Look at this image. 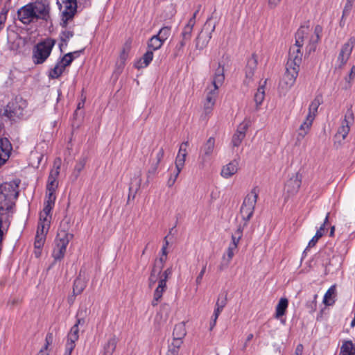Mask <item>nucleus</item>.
<instances>
[{"mask_svg":"<svg viewBox=\"0 0 355 355\" xmlns=\"http://www.w3.org/2000/svg\"><path fill=\"white\" fill-rule=\"evenodd\" d=\"M141 184V173L139 171L138 173V175L137 177H135L130 184L129 187V196H128V200L130 198V195L132 193V198H135L136 193L139 189L140 186Z\"/></svg>","mask_w":355,"mask_h":355,"instance_id":"obj_25","label":"nucleus"},{"mask_svg":"<svg viewBox=\"0 0 355 355\" xmlns=\"http://www.w3.org/2000/svg\"><path fill=\"white\" fill-rule=\"evenodd\" d=\"M314 119V116L312 114H308L305 121L301 124L300 127V132H298V138L300 137L304 138V136L308 133L310 128L312 125V123Z\"/></svg>","mask_w":355,"mask_h":355,"instance_id":"obj_24","label":"nucleus"},{"mask_svg":"<svg viewBox=\"0 0 355 355\" xmlns=\"http://www.w3.org/2000/svg\"><path fill=\"white\" fill-rule=\"evenodd\" d=\"M162 270H157V268L153 266L150 277L148 278V286L152 288L157 281L158 276L160 277Z\"/></svg>","mask_w":355,"mask_h":355,"instance_id":"obj_40","label":"nucleus"},{"mask_svg":"<svg viewBox=\"0 0 355 355\" xmlns=\"http://www.w3.org/2000/svg\"><path fill=\"white\" fill-rule=\"evenodd\" d=\"M336 291V289L335 285L331 286L327 290V291L324 294V299H323V302L324 304L329 306L334 303V300H332L331 302H330V300L333 296H335Z\"/></svg>","mask_w":355,"mask_h":355,"instance_id":"obj_37","label":"nucleus"},{"mask_svg":"<svg viewBox=\"0 0 355 355\" xmlns=\"http://www.w3.org/2000/svg\"><path fill=\"white\" fill-rule=\"evenodd\" d=\"M153 59V52L148 49V51L144 54L141 60L136 64V67L138 69L146 67L149 65Z\"/></svg>","mask_w":355,"mask_h":355,"instance_id":"obj_29","label":"nucleus"},{"mask_svg":"<svg viewBox=\"0 0 355 355\" xmlns=\"http://www.w3.org/2000/svg\"><path fill=\"white\" fill-rule=\"evenodd\" d=\"M322 103V96L321 95L316 96L309 105L308 114H312V116H315V114L318 112V109L319 106Z\"/></svg>","mask_w":355,"mask_h":355,"instance_id":"obj_32","label":"nucleus"},{"mask_svg":"<svg viewBox=\"0 0 355 355\" xmlns=\"http://www.w3.org/2000/svg\"><path fill=\"white\" fill-rule=\"evenodd\" d=\"M258 64L257 56L255 53L252 55V57L248 60L247 64L245 69V77L243 83L248 86L253 80L254 71L257 69Z\"/></svg>","mask_w":355,"mask_h":355,"instance_id":"obj_15","label":"nucleus"},{"mask_svg":"<svg viewBox=\"0 0 355 355\" xmlns=\"http://www.w3.org/2000/svg\"><path fill=\"white\" fill-rule=\"evenodd\" d=\"M79 338V327H77V324H74L70 329L68 335L67 340L76 342Z\"/></svg>","mask_w":355,"mask_h":355,"instance_id":"obj_44","label":"nucleus"},{"mask_svg":"<svg viewBox=\"0 0 355 355\" xmlns=\"http://www.w3.org/2000/svg\"><path fill=\"white\" fill-rule=\"evenodd\" d=\"M50 226V220L48 218H42V220L39 221L38 225H37V230L36 232V235L40 234H45L46 236V234L49 231V228Z\"/></svg>","mask_w":355,"mask_h":355,"instance_id":"obj_34","label":"nucleus"},{"mask_svg":"<svg viewBox=\"0 0 355 355\" xmlns=\"http://www.w3.org/2000/svg\"><path fill=\"white\" fill-rule=\"evenodd\" d=\"M198 13V10H196L193 14V16L189 19L187 24L184 26L182 31L192 35V31L193 26L196 24V18Z\"/></svg>","mask_w":355,"mask_h":355,"instance_id":"obj_38","label":"nucleus"},{"mask_svg":"<svg viewBox=\"0 0 355 355\" xmlns=\"http://www.w3.org/2000/svg\"><path fill=\"white\" fill-rule=\"evenodd\" d=\"M211 19L212 16L209 17L205 25H204V29H209L210 28V31L208 33H203L202 31L198 37L196 39V47L198 49H205L210 39L211 38V33L215 31L216 28V23L211 24Z\"/></svg>","mask_w":355,"mask_h":355,"instance_id":"obj_9","label":"nucleus"},{"mask_svg":"<svg viewBox=\"0 0 355 355\" xmlns=\"http://www.w3.org/2000/svg\"><path fill=\"white\" fill-rule=\"evenodd\" d=\"M12 150L10 141L6 137L0 138V167L8 161Z\"/></svg>","mask_w":355,"mask_h":355,"instance_id":"obj_18","label":"nucleus"},{"mask_svg":"<svg viewBox=\"0 0 355 355\" xmlns=\"http://www.w3.org/2000/svg\"><path fill=\"white\" fill-rule=\"evenodd\" d=\"M244 138L245 137L243 135L236 131V132L233 135L232 138V146L234 147L239 146Z\"/></svg>","mask_w":355,"mask_h":355,"instance_id":"obj_51","label":"nucleus"},{"mask_svg":"<svg viewBox=\"0 0 355 355\" xmlns=\"http://www.w3.org/2000/svg\"><path fill=\"white\" fill-rule=\"evenodd\" d=\"M258 197L259 189L257 187H254L243 201L240 209V214L244 221V226H247L248 221L253 216Z\"/></svg>","mask_w":355,"mask_h":355,"instance_id":"obj_6","label":"nucleus"},{"mask_svg":"<svg viewBox=\"0 0 355 355\" xmlns=\"http://www.w3.org/2000/svg\"><path fill=\"white\" fill-rule=\"evenodd\" d=\"M171 35V27H162L156 35L163 42H164Z\"/></svg>","mask_w":355,"mask_h":355,"instance_id":"obj_48","label":"nucleus"},{"mask_svg":"<svg viewBox=\"0 0 355 355\" xmlns=\"http://www.w3.org/2000/svg\"><path fill=\"white\" fill-rule=\"evenodd\" d=\"M183 341L182 338H173V341L168 345V348L171 349H176L179 352L180 347Z\"/></svg>","mask_w":355,"mask_h":355,"instance_id":"obj_57","label":"nucleus"},{"mask_svg":"<svg viewBox=\"0 0 355 355\" xmlns=\"http://www.w3.org/2000/svg\"><path fill=\"white\" fill-rule=\"evenodd\" d=\"M322 32V27L320 25L315 26L314 32L310 34L309 26H301L295 33V46L302 47L305 40H308V44L306 49L308 53H311L315 51L317 44L320 40Z\"/></svg>","mask_w":355,"mask_h":355,"instance_id":"obj_2","label":"nucleus"},{"mask_svg":"<svg viewBox=\"0 0 355 355\" xmlns=\"http://www.w3.org/2000/svg\"><path fill=\"white\" fill-rule=\"evenodd\" d=\"M83 51L84 49H82L80 51L67 53L62 58H60L55 67L49 70L48 74L49 78L50 79H58L60 78L65 68L69 66L74 60L73 53H78L79 52H83Z\"/></svg>","mask_w":355,"mask_h":355,"instance_id":"obj_8","label":"nucleus"},{"mask_svg":"<svg viewBox=\"0 0 355 355\" xmlns=\"http://www.w3.org/2000/svg\"><path fill=\"white\" fill-rule=\"evenodd\" d=\"M187 155H185V153L182 154H178L176 159H175V169L178 171V172H181L182 169L183 168L184 166V162L186 159V157Z\"/></svg>","mask_w":355,"mask_h":355,"instance_id":"obj_47","label":"nucleus"},{"mask_svg":"<svg viewBox=\"0 0 355 355\" xmlns=\"http://www.w3.org/2000/svg\"><path fill=\"white\" fill-rule=\"evenodd\" d=\"M173 270L171 267L166 268L162 273L161 272L160 277L163 279H168L172 275Z\"/></svg>","mask_w":355,"mask_h":355,"instance_id":"obj_64","label":"nucleus"},{"mask_svg":"<svg viewBox=\"0 0 355 355\" xmlns=\"http://www.w3.org/2000/svg\"><path fill=\"white\" fill-rule=\"evenodd\" d=\"M35 12V19L48 21L50 19V6L46 1H36L32 3Z\"/></svg>","mask_w":355,"mask_h":355,"instance_id":"obj_11","label":"nucleus"},{"mask_svg":"<svg viewBox=\"0 0 355 355\" xmlns=\"http://www.w3.org/2000/svg\"><path fill=\"white\" fill-rule=\"evenodd\" d=\"M239 160L234 159L224 166L221 170V175L225 178H229L234 175L239 169Z\"/></svg>","mask_w":355,"mask_h":355,"instance_id":"obj_19","label":"nucleus"},{"mask_svg":"<svg viewBox=\"0 0 355 355\" xmlns=\"http://www.w3.org/2000/svg\"><path fill=\"white\" fill-rule=\"evenodd\" d=\"M74 33L71 31H63L60 34V38L62 43L60 44L59 48L62 51L63 46H67V42L71 37L73 36Z\"/></svg>","mask_w":355,"mask_h":355,"instance_id":"obj_36","label":"nucleus"},{"mask_svg":"<svg viewBox=\"0 0 355 355\" xmlns=\"http://www.w3.org/2000/svg\"><path fill=\"white\" fill-rule=\"evenodd\" d=\"M355 44V38L350 37L348 41L342 46L338 57V61L340 62V67L345 64L352 53Z\"/></svg>","mask_w":355,"mask_h":355,"instance_id":"obj_14","label":"nucleus"},{"mask_svg":"<svg viewBox=\"0 0 355 355\" xmlns=\"http://www.w3.org/2000/svg\"><path fill=\"white\" fill-rule=\"evenodd\" d=\"M166 288H160L159 286L156 288V289L154 291L153 299L151 302V304L153 306H156L158 304L159 302L162 297L163 293L166 291Z\"/></svg>","mask_w":355,"mask_h":355,"instance_id":"obj_41","label":"nucleus"},{"mask_svg":"<svg viewBox=\"0 0 355 355\" xmlns=\"http://www.w3.org/2000/svg\"><path fill=\"white\" fill-rule=\"evenodd\" d=\"M317 297H318V295L314 294L313 295L312 299L311 300L307 301L306 303V308L307 309L308 311L310 313H312L314 311H315V310L317 309V301H316Z\"/></svg>","mask_w":355,"mask_h":355,"instance_id":"obj_49","label":"nucleus"},{"mask_svg":"<svg viewBox=\"0 0 355 355\" xmlns=\"http://www.w3.org/2000/svg\"><path fill=\"white\" fill-rule=\"evenodd\" d=\"M55 192L54 191H47L46 195V199L44 201V204L54 206L55 202L56 199Z\"/></svg>","mask_w":355,"mask_h":355,"instance_id":"obj_52","label":"nucleus"},{"mask_svg":"<svg viewBox=\"0 0 355 355\" xmlns=\"http://www.w3.org/2000/svg\"><path fill=\"white\" fill-rule=\"evenodd\" d=\"M187 334L184 323L180 322L177 324L173 331V338L183 339Z\"/></svg>","mask_w":355,"mask_h":355,"instance_id":"obj_33","label":"nucleus"},{"mask_svg":"<svg viewBox=\"0 0 355 355\" xmlns=\"http://www.w3.org/2000/svg\"><path fill=\"white\" fill-rule=\"evenodd\" d=\"M21 37H17L10 44V50L17 52L20 49V41Z\"/></svg>","mask_w":355,"mask_h":355,"instance_id":"obj_59","label":"nucleus"},{"mask_svg":"<svg viewBox=\"0 0 355 355\" xmlns=\"http://www.w3.org/2000/svg\"><path fill=\"white\" fill-rule=\"evenodd\" d=\"M119 340L115 335L112 336L105 344L103 347V355H112Z\"/></svg>","mask_w":355,"mask_h":355,"instance_id":"obj_23","label":"nucleus"},{"mask_svg":"<svg viewBox=\"0 0 355 355\" xmlns=\"http://www.w3.org/2000/svg\"><path fill=\"white\" fill-rule=\"evenodd\" d=\"M87 314V309H80L76 314V322L74 324H77V327H79V326H83L85 323V317Z\"/></svg>","mask_w":355,"mask_h":355,"instance_id":"obj_46","label":"nucleus"},{"mask_svg":"<svg viewBox=\"0 0 355 355\" xmlns=\"http://www.w3.org/2000/svg\"><path fill=\"white\" fill-rule=\"evenodd\" d=\"M300 69L286 64V71L279 82V86L286 90L290 89L295 83Z\"/></svg>","mask_w":355,"mask_h":355,"instance_id":"obj_10","label":"nucleus"},{"mask_svg":"<svg viewBox=\"0 0 355 355\" xmlns=\"http://www.w3.org/2000/svg\"><path fill=\"white\" fill-rule=\"evenodd\" d=\"M227 294L224 295L222 297L220 296L216 303V307L223 309L227 304Z\"/></svg>","mask_w":355,"mask_h":355,"instance_id":"obj_60","label":"nucleus"},{"mask_svg":"<svg viewBox=\"0 0 355 355\" xmlns=\"http://www.w3.org/2000/svg\"><path fill=\"white\" fill-rule=\"evenodd\" d=\"M86 162H87V159L85 157H81L80 159H79L77 161V162L75 165L74 171H73V174H74L76 178H77L79 176L80 172L85 168Z\"/></svg>","mask_w":355,"mask_h":355,"instance_id":"obj_43","label":"nucleus"},{"mask_svg":"<svg viewBox=\"0 0 355 355\" xmlns=\"http://www.w3.org/2000/svg\"><path fill=\"white\" fill-rule=\"evenodd\" d=\"M251 122L249 119L245 118L238 126L236 128V132L243 135L245 137L246 135V131L248 128L250 126Z\"/></svg>","mask_w":355,"mask_h":355,"instance_id":"obj_42","label":"nucleus"},{"mask_svg":"<svg viewBox=\"0 0 355 355\" xmlns=\"http://www.w3.org/2000/svg\"><path fill=\"white\" fill-rule=\"evenodd\" d=\"M164 43V42L161 41V40L156 35H155L152 36L148 42V49L153 52L154 51L159 49Z\"/></svg>","mask_w":355,"mask_h":355,"instance_id":"obj_30","label":"nucleus"},{"mask_svg":"<svg viewBox=\"0 0 355 355\" xmlns=\"http://www.w3.org/2000/svg\"><path fill=\"white\" fill-rule=\"evenodd\" d=\"M237 248H233V246L230 245L227 250V261L225 264V267H227L228 264L230 263V261L232 260V257L234 255V252L236 250Z\"/></svg>","mask_w":355,"mask_h":355,"instance_id":"obj_58","label":"nucleus"},{"mask_svg":"<svg viewBox=\"0 0 355 355\" xmlns=\"http://www.w3.org/2000/svg\"><path fill=\"white\" fill-rule=\"evenodd\" d=\"M55 40L51 37L41 40L33 48L32 61L35 64H43L50 56Z\"/></svg>","mask_w":355,"mask_h":355,"instance_id":"obj_5","label":"nucleus"},{"mask_svg":"<svg viewBox=\"0 0 355 355\" xmlns=\"http://www.w3.org/2000/svg\"><path fill=\"white\" fill-rule=\"evenodd\" d=\"M339 355H355V345L352 340L343 342Z\"/></svg>","mask_w":355,"mask_h":355,"instance_id":"obj_27","label":"nucleus"},{"mask_svg":"<svg viewBox=\"0 0 355 355\" xmlns=\"http://www.w3.org/2000/svg\"><path fill=\"white\" fill-rule=\"evenodd\" d=\"M17 18L25 25H28L35 20V12L32 3H29L17 10Z\"/></svg>","mask_w":355,"mask_h":355,"instance_id":"obj_12","label":"nucleus"},{"mask_svg":"<svg viewBox=\"0 0 355 355\" xmlns=\"http://www.w3.org/2000/svg\"><path fill=\"white\" fill-rule=\"evenodd\" d=\"M206 268H207V263H205L203 265V266H202L200 273L198 274V275L196 277V283L197 286H199V285L201 284L202 279L203 276H204V275H205V273L206 272Z\"/></svg>","mask_w":355,"mask_h":355,"instance_id":"obj_62","label":"nucleus"},{"mask_svg":"<svg viewBox=\"0 0 355 355\" xmlns=\"http://www.w3.org/2000/svg\"><path fill=\"white\" fill-rule=\"evenodd\" d=\"M302 175L299 172L293 174L286 181L284 189L289 195L297 193L302 184Z\"/></svg>","mask_w":355,"mask_h":355,"instance_id":"obj_13","label":"nucleus"},{"mask_svg":"<svg viewBox=\"0 0 355 355\" xmlns=\"http://www.w3.org/2000/svg\"><path fill=\"white\" fill-rule=\"evenodd\" d=\"M54 336L53 332H48L45 338L44 349H48L49 345H51L53 341Z\"/></svg>","mask_w":355,"mask_h":355,"instance_id":"obj_61","label":"nucleus"},{"mask_svg":"<svg viewBox=\"0 0 355 355\" xmlns=\"http://www.w3.org/2000/svg\"><path fill=\"white\" fill-rule=\"evenodd\" d=\"M266 80H264L263 85H260L257 89V92L254 94V99L256 103L257 107L260 105L265 98V86L266 84Z\"/></svg>","mask_w":355,"mask_h":355,"instance_id":"obj_31","label":"nucleus"},{"mask_svg":"<svg viewBox=\"0 0 355 355\" xmlns=\"http://www.w3.org/2000/svg\"><path fill=\"white\" fill-rule=\"evenodd\" d=\"M224 71L225 70L223 65L219 62L218 67L215 71L212 80V85L213 86H216V88H219L223 85L225 80Z\"/></svg>","mask_w":355,"mask_h":355,"instance_id":"obj_20","label":"nucleus"},{"mask_svg":"<svg viewBox=\"0 0 355 355\" xmlns=\"http://www.w3.org/2000/svg\"><path fill=\"white\" fill-rule=\"evenodd\" d=\"M26 107V101L21 96H16L5 108L0 110V115L6 116L11 121H16L23 118Z\"/></svg>","mask_w":355,"mask_h":355,"instance_id":"obj_4","label":"nucleus"},{"mask_svg":"<svg viewBox=\"0 0 355 355\" xmlns=\"http://www.w3.org/2000/svg\"><path fill=\"white\" fill-rule=\"evenodd\" d=\"M87 282L82 279L80 275L74 280L73 285V295H80L86 288Z\"/></svg>","mask_w":355,"mask_h":355,"instance_id":"obj_26","label":"nucleus"},{"mask_svg":"<svg viewBox=\"0 0 355 355\" xmlns=\"http://www.w3.org/2000/svg\"><path fill=\"white\" fill-rule=\"evenodd\" d=\"M54 166H56L55 169H52L50 171L47 184H46V190L47 191H54L55 192L56 189L58 186V182L57 180L58 176L60 173V159H58L54 162Z\"/></svg>","mask_w":355,"mask_h":355,"instance_id":"obj_17","label":"nucleus"},{"mask_svg":"<svg viewBox=\"0 0 355 355\" xmlns=\"http://www.w3.org/2000/svg\"><path fill=\"white\" fill-rule=\"evenodd\" d=\"M76 347V343L67 340V343L65 344V352L69 353L71 354V352Z\"/></svg>","mask_w":355,"mask_h":355,"instance_id":"obj_63","label":"nucleus"},{"mask_svg":"<svg viewBox=\"0 0 355 355\" xmlns=\"http://www.w3.org/2000/svg\"><path fill=\"white\" fill-rule=\"evenodd\" d=\"M302 52L301 51V47L293 45L289 49L288 59L286 64L291 67V66L299 68L302 63Z\"/></svg>","mask_w":355,"mask_h":355,"instance_id":"obj_16","label":"nucleus"},{"mask_svg":"<svg viewBox=\"0 0 355 355\" xmlns=\"http://www.w3.org/2000/svg\"><path fill=\"white\" fill-rule=\"evenodd\" d=\"M352 0H347V2L344 6L343 10L342 20L349 15L351 10L352 9Z\"/></svg>","mask_w":355,"mask_h":355,"instance_id":"obj_53","label":"nucleus"},{"mask_svg":"<svg viewBox=\"0 0 355 355\" xmlns=\"http://www.w3.org/2000/svg\"><path fill=\"white\" fill-rule=\"evenodd\" d=\"M45 234H40L35 236L34 248H42L46 241Z\"/></svg>","mask_w":355,"mask_h":355,"instance_id":"obj_50","label":"nucleus"},{"mask_svg":"<svg viewBox=\"0 0 355 355\" xmlns=\"http://www.w3.org/2000/svg\"><path fill=\"white\" fill-rule=\"evenodd\" d=\"M349 124V121H348L347 119L343 120L341 123V125L339 127L338 130L337 135L341 136L343 139H345L346 138L350 130Z\"/></svg>","mask_w":355,"mask_h":355,"instance_id":"obj_35","label":"nucleus"},{"mask_svg":"<svg viewBox=\"0 0 355 355\" xmlns=\"http://www.w3.org/2000/svg\"><path fill=\"white\" fill-rule=\"evenodd\" d=\"M57 4L62 12L60 26L66 28L68 21L72 19L77 12V1L76 0H57Z\"/></svg>","mask_w":355,"mask_h":355,"instance_id":"obj_7","label":"nucleus"},{"mask_svg":"<svg viewBox=\"0 0 355 355\" xmlns=\"http://www.w3.org/2000/svg\"><path fill=\"white\" fill-rule=\"evenodd\" d=\"M328 220H329V214L327 215V216H326V218L324 219V223L317 230L315 236L309 242L306 248L304 251V253H305L306 251L309 248L314 247L315 245V244L317 243V242L318 241V240L323 236L324 228H325V225L328 223Z\"/></svg>","mask_w":355,"mask_h":355,"instance_id":"obj_21","label":"nucleus"},{"mask_svg":"<svg viewBox=\"0 0 355 355\" xmlns=\"http://www.w3.org/2000/svg\"><path fill=\"white\" fill-rule=\"evenodd\" d=\"M288 301L286 298H281L276 306V311L275 317L276 318H279L283 316L288 308Z\"/></svg>","mask_w":355,"mask_h":355,"instance_id":"obj_28","label":"nucleus"},{"mask_svg":"<svg viewBox=\"0 0 355 355\" xmlns=\"http://www.w3.org/2000/svg\"><path fill=\"white\" fill-rule=\"evenodd\" d=\"M191 38V35L184 33V31H182L181 33V40L179 42V43L176 45V50L180 52L182 51L184 47V46L187 44L188 42L190 41Z\"/></svg>","mask_w":355,"mask_h":355,"instance_id":"obj_39","label":"nucleus"},{"mask_svg":"<svg viewBox=\"0 0 355 355\" xmlns=\"http://www.w3.org/2000/svg\"><path fill=\"white\" fill-rule=\"evenodd\" d=\"M158 166L159 164H157V163H153L150 166L147 172V182H148L150 179L153 178L155 175L157 171Z\"/></svg>","mask_w":355,"mask_h":355,"instance_id":"obj_55","label":"nucleus"},{"mask_svg":"<svg viewBox=\"0 0 355 355\" xmlns=\"http://www.w3.org/2000/svg\"><path fill=\"white\" fill-rule=\"evenodd\" d=\"M20 180L15 179L9 182L0 184V214L6 210L10 211L15 206V200L19 196Z\"/></svg>","mask_w":355,"mask_h":355,"instance_id":"obj_1","label":"nucleus"},{"mask_svg":"<svg viewBox=\"0 0 355 355\" xmlns=\"http://www.w3.org/2000/svg\"><path fill=\"white\" fill-rule=\"evenodd\" d=\"M166 259L167 257L162 255V257L155 260L153 266L157 268V270H162Z\"/></svg>","mask_w":355,"mask_h":355,"instance_id":"obj_56","label":"nucleus"},{"mask_svg":"<svg viewBox=\"0 0 355 355\" xmlns=\"http://www.w3.org/2000/svg\"><path fill=\"white\" fill-rule=\"evenodd\" d=\"M53 207L54 206L44 204L43 210L40 214V220H42V218H48V216L50 215V213L53 209Z\"/></svg>","mask_w":355,"mask_h":355,"instance_id":"obj_54","label":"nucleus"},{"mask_svg":"<svg viewBox=\"0 0 355 355\" xmlns=\"http://www.w3.org/2000/svg\"><path fill=\"white\" fill-rule=\"evenodd\" d=\"M69 220H63L60 223V229L56 236V244L52 257L55 261L62 260L66 253L69 241L73 238V234L68 232Z\"/></svg>","mask_w":355,"mask_h":355,"instance_id":"obj_3","label":"nucleus"},{"mask_svg":"<svg viewBox=\"0 0 355 355\" xmlns=\"http://www.w3.org/2000/svg\"><path fill=\"white\" fill-rule=\"evenodd\" d=\"M213 89H210L209 91L207 92L205 101L209 103H213L215 104L216 98L218 94V88H216V86H213Z\"/></svg>","mask_w":355,"mask_h":355,"instance_id":"obj_45","label":"nucleus"},{"mask_svg":"<svg viewBox=\"0 0 355 355\" xmlns=\"http://www.w3.org/2000/svg\"><path fill=\"white\" fill-rule=\"evenodd\" d=\"M215 139L214 137H209L207 142L201 148V157L203 161H205L207 157H209L214 149Z\"/></svg>","mask_w":355,"mask_h":355,"instance_id":"obj_22","label":"nucleus"}]
</instances>
